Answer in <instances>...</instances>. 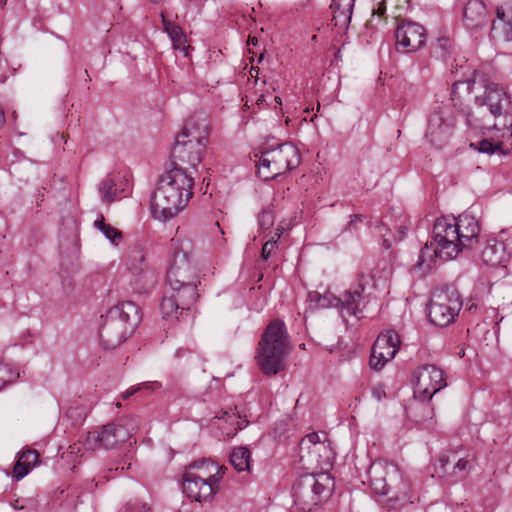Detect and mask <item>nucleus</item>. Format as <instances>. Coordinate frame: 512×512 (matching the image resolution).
<instances>
[{
	"label": "nucleus",
	"instance_id": "obj_1",
	"mask_svg": "<svg viewBox=\"0 0 512 512\" xmlns=\"http://www.w3.org/2000/svg\"><path fill=\"white\" fill-rule=\"evenodd\" d=\"M480 231L479 220L468 213L457 218H438L433 226L431 241L420 250L416 265L430 270L437 259H455L459 253L472 249L479 242Z\"/></svg>",
	"mask_w": 512,
	"mask_h": 512
},
{
	"label": "nucleus",
	"instance_id": "obj_2",
	"mask_svg": "<svg viewBox=\"0 0 512 512\" xmlns=\"http://www.w3.org/2000/svg\"><path fill=\"white\" fill-rule=\"evenodd\" d=\"M194 178L179 163L171 162L160 176L152 195L151 210L155 219L169 220L182 210L193 196Z\"/></svg>",
	"mask_w": 512,
	"mask_h": 512
},
{
	"label": "nucleus",
	"instance_id": "obj_3",
	"mask_svg": "<svg viewBox=\"0 0 512 512\" xmlns=\"http://www.w3.org/2000/svg\"><path fill=\"white\" fill-rule=\"evenodd\" d=\"M289 336L285 323L275 319L264 330L256 350V361L265 375H276L285 368L289 353Z\"/></svg>",
	"mask_w": 512,
	"mask_h": 512
},
{
	"label": "nucleus",
	"instance_id": "obj_4",
	"mask_svg": "<svg viewBox=\"0 0 512 512\" xmlns=\"http://www.w3.org/2000/svg\"><path fill=\"white\" fill-rule=\"evenodd\" d=\"M100 339L106 349H114L123 343L141 321L140 308L131 301L121 302L102 316Z\"/></svg>",
	"mask_w": 512,
	"mask_h": 512
},
{
	"label": "nucleus",
	"instance_id": "obj_5",
	"mask_svg": "<svg viewBox=\"0 0 512 512\" xmlns=\"http://www.w3.org/2000/svg\"><path fill=\"white\" fill-rule=\"evenodd\" d=\"M369 283V277L361 275L358 282L346 291L341 297H335L331 294H320L317 291H310L307 295V301L311 308L323 309L336 307L339 309L343 319L354 316L357 319L362 317V312L369 303V294L365 293L366 285Z\"/></svg>",
	"mask_w": 512,
	"mask_h": 512
},
{
	"label": "nucleus",
	"instance_id": "obj_6",
	"mask_svg": "<svg viewBox=\"0 0 512 512\" xmlns=\"http://www.w3.org/2000/svg\"><path fill=\"white\" fill-rule=\"evenodd\" d=\"M333 489L334 479L329 473L306 474L293 486L294 502L303 512H311L330 497Z\"/></svg>",
	"mask_w": 512,
	"mask_h": 512
},
{
	"label": "nucleus",
	"instance_id": "obj_7",
	"mask_svg": "<svg viewBox=\"0 0 512 512\" xmlns=\"http://www.w3.org/2000/svg\"><path fill=\"white\" fill-rule=\"evenodd\" d=\"M301 156L296 146L282 143L265 148L258 160V175L263 180H272L299 166Z\"/></svg>",
	"mask_w": 512,
	"mask_h": 512
},
{
	"label": "nucleus",
	"instance_id": "obj_8",
	"mask_svg": "<svg viewBox=\"0 0 512 512\" xmlns=\"http://www.w3.org/2000/svg\"><path fill=\"white\" fill-rule=\"evenodd\" d=\"M461 308L462 300L454 287L438 289L428 305L429 320L438 327H447L455 321Z\"/></svg>",
	"mask_w": 512,
	"mask_h": 512
},
{
	"label": "nucleus",
	"instance_id": "obj_9",
	"mask_svg": "<svg viewBox=\"0 0 512 512\" xmlns=\"http://www.w3.org/2000/svg\"><path fill=\"white\" fill-rule=\"evenodd\" d=\"M483 88V94L475 95L478 113L482 114L483 110L487 109L495 119L503 118V127L512 126V101L510 96L495 83H487Z\"/></svg>",
	"mask_w": 512,
	"mask_h": 512
},
{
	"label": "nucleus",
	"instance_id": "obj_10",
	"mask_svg": "<svg viewBox=\"0 0 512 512\" xmlns=\"http://www.w3.org/2000/svg\"><path fill=\"white\" fill-rule=\"evenodd\" d=\"M189 242L175 247L173 260L167 271V283L171 289H181L183 285L198 284L200 281L188 251Z\"/></svg>",
	"mask_w": 512,
	"mask_h": 512
},
{
	"label": "nucleus",
	"instance_id": "obj_11",
	"mask_svg": "<svg viewBox=\"0 0 512 512\" xmlns=\"http://www.w3.org/2000/svg\"><path fill=\"white\" fill-rule=\"evenodd\" d=\"M86 443L99 448H117L126 444L131 447L137 441L125 426L107 423L99 429L88 432Z\"/></svg>",
	"mask_w": 512,
	"mask_h": 512
},
{
	"label": "nucleus",
	"instance_id": "obj_12",
	"mask_svg": "<svg viewBox=\"0 0 512 512\" xmlns=\"http://www.w3.org/2000/svg\"><path fill=\"white\" fill-rule=\"evenodd\" d=\"M414 377V395L421 401H429L435 393L447 385L443 370L433 364L420 366Z\"/></svg>",
	"mask_w": 512,
	"mask_h": 512
},
{
	"label": "nucleus",
	"instance_id": "obj_13",
	"mask_svg": "<svg viewBox=\"0 0 512 512\" xmlns=\"http://www.w3.org/2000/svg\"><path fill=\"white\" fill-rule=\"evenodd\" d=\"M396 49L402 53H413L422 48L427 40L425 28L413 21L402 20L395 31Z\"/></svg>",
	"mask_w": 512,
	"mask_h": 512
},
{
	"label": "nucleus",
	"instance_id": "obj_14",
	"mask_svg": "<svg viewBox=\"0 0 512 512\" xmlns=\"http://www.w3.org/2000/svg\"><path fill=\"white\" fill-rule=\"evenodd\" d=\"M399 345L400 337L395 331L387 330L380 333L372 346L370 367L374 370H380L395 357Z\"/></svg>",
	"mask_w": 512,
	"mask_h": 512
},
{
	"label": "nucleus",
	"instance_id": "obj_15",
	"mask_svg": "<svg viewBox=\"0 0 512 512\" xmlns=\"http://www.w3.org/2000/svg\"><path fill=\"white\" fill-rule=\"evenodd\" d=\"M452 130V118L446 111L439 108L434 110L429 116L425 136L436 148H442L448 143L452 135Z\"/></svg>",
	"mask_w": 512,
	"mask_h": 512
},
{
	"label": "nucleus",
	"instance_id": "obj_16",
	"mask_svg": "<svg viewBox=\"0 0 512 512\" xmlns=\"http://www.w3.org/2000/svg\"><path fill=\"white\" fill-rule=\"evenodd\" d=\"M375 492L386 496V506L395 509L410 500L411 486L401 474H396L390 478V483L383 484L381 490L376 486Z\"/></svg>",
	"mask_w": 512,
	"mask_h": 512
},
{
	"label": "nucleus",
	"instance_id": "obj_17",
	"mask_svg": "<svg viewBox=\"0 0 512 512\" xmlns=\"http://www.w3.org/2000/svg\"><path fill=\"white\" fill-rule=\"evenodd\" d=\"M220 486L214 487V483L194 475L192 471L183 474V492L185 495L198 502L209 501L219 492Z\"/></svg>",
	"mask_w": 512,
	"mask_h": 512
},
{
	"label": "nucleus",
	"instance_id": "obj_18",
	"mask_svg": "<svg viewBox=\"0 0 512 512\" xmlns=\"http://www.w3.org/2000/svg\"><path fill=\"white\" fill-rule=\"evenodd\" d=\"M183 139L185 136H176L175 144L172 149V161L181 164H189L196 167L201 161L205 153L203 144H189Z\"/></svg>",
	"mask_w": 512,
	"mask_h": 512
},
{
	"label": "nucleus",
	"instance_id": "obj_19",
	"mask_svg": "<svg viewBox=\"0 0 512 512\" xmlns=\"http://www.w3.org/2000/svg\"><path fill=\"white\" fill-rule=\"evenodd\" d=\"M226 467L218 465L211 459H201L192 462L187 471H192L194 475L214 483V487L220 486V481L223 478Z\"/></svg>",
	"mask_w": 512,
	"mask_h": 512
},
{
	"label": "nucleus",
	"instance_id": "obj_20",
	"mask_svg": "<svg viewBox=\"0 0 512 512\" xmlns=\"http://www.w3.org/2000/svg\"><path fill=\"white\" fill-rule=\"evenodd\" d=\"M497 20L493 21L491 33L493 37L504 41L512 40V3H507L497 8Z\"/></svg>",
	"mask_w": 512,
	"mask_h": 512
},
{
	"label": "nucleus",
	"instance_id": "obj_21",
	"mask_svg": "<svg viewBox=\"0 0 512 512\" xmlns=\"http://www.w3.org/2000/svg\"><path fill=\"white\" fill-rule=\"evenodd\" d=\"M480 89H482V85L478 84L475 79L456 81L451 89V101L454 107L464 112L471 94Z\"/></svg>",
	"mask_w": 512,
	"mask_h": 512
},
{
	"label": "nucleus",
	"instance_id": "obj_22",
	"mask_svg": "<svg viewBox=\"0 0 512 512\" xmlns=\"http://www.w3.org/2000/svg\"><path fill=\"white\" fill-rule=\"evenodd\" d=\"M463 21L467 28L478 29L487 23V10L483 2L470 0L463 10Z\"/></svg>",
	"mask_w": 512,
	"mask_h": 512
},
{
	"label": "nucleus",
	"instance_id": "obj_23",
	"mask_svg": "<svg viewBox=\"0 0 512 512\" xmlns=\"http://www.w3.org/2000/svg\"><path fill=\"white\" fill-rule=\"evenodd\" d=\"M482 261L489 266H498L508 259L505 244L496 239H488L481 250Z\"/></svg>",
	"mask_w": 512,
	"mask_h": 512
},
{
	"label": "nucleus",
	"instance_id": "obj_24",
	"mask_svg": "<svg viewBox=\"0 0 512 512\" xmlns=\"http://www.w3.org/2000/svg\"><path fill=\"white\" fill-rule=\"evenodd\" d=\"M38 450H22L16 455L12 478L16 481L23 479L38 463Z\"/></svg>",
	"mask_w": 512,
	"mask_h": 512
},
{
	"label": "nucleus",
	"instance_id": "obj_25",
	"mask_svg": "<svg viewBox=\"0 0 512 512\" xmlns=\"http://www.w3.org/2000/svg\"><path fill=\"white\" fill-rule=\"evenodd\" d=\"M355 0H332V21L339 28H346L351 21Z\"/></svg>",
	"mask_w": 512,
	"mask_h": 512
},
{
	"label": "nucleus",
	"instance_id": "obj_26",
	"mask_svg": "<svg viewBox=\"0 0 512 512\" xmlns=\"http://www.w3.org/2000/svg\"><path fill=\"white\" fill-rule=\"evenodd\" d=\"M216 418L217 422L215 424H217V427L222 429L223 433L227 436L235 435L238 430H241L248 423L246 420H241L232 409L224 411L222 416H217Z\"/></svg>",
	"mask_w": 512,
	"mask_h": 512
},
{
	"label": "nucleus",
	"instance_id": "obj_27",
	"mask_svg": "<svg viewBox=\"0 0 512 512\" xmlns=\"http://www.w3.org/2000/svg\"><path fill=\"white\" fill-rule=\"evenodd\" d=\"M125 263L131 273L135 275L144 273L147 265L143 248L138 244L131 246L127 252Z\"/></svg>",
	"mask_w": 512,
	"mask_h": 512
},
{
	"label": "nucleus",
	"instance_id": "obj_28",
	"mask_svg": "<svg viewBox=\"0 0 512 512\" xmlns=\"http://www.w3.org/2000/svg\"><path fill=\"white\" fill-rule=\"evenodd\" d=\"M163 30L169 35L174 49L184 51L186 49V36L182 28L172 21L166 19L164 13L161 14Z\"/></svg>",
	"mask_w": 512,
	"mask_h": 512
},
{
	"label": "nucleus",
	"instance_id": "obj_29",
	"mask_svg": "<svg viewBox=\"0 0 512 512\" xmlns=\"http://www.w3.org/2000/svg\"><path fill=\"white\" fill-rule=\"evenodd\" d=\"M198 284L183 285L181 289H172V295L178 298L181 304V311L190 310L191 306L197 301L199 294L197 293Z\"/></svg>",
	"mask_w": 512,
	"mask_h": 512
},
{
	"label": "nucleus",
	"instance_id": "obj_30",
	"mask_svg": "<svg viewBox=\"0 0 512 512\" xmlns=\"http://www.w3.org/2000/svg\"><path fill=\"white\" fill-rule=\"evenodd\" d=\"M209 127L210 124L207 116L204 114H196L187 120L182 130L195 132L197 135L199 134L208 138Z\"/></svg>",
	"mask_w": 512,
	"mask_h": 512
},
{
	"label": "nucleus",
	"instance_id": "obj_31",
	"mask_svg": "<svg viewBox=\"0 0 512 512\" xmlns=\"http://www.w3.org/2000/svg\"><path fill=\"white\" fill-rule=\"evenodd\" d=\"M181 304L178 302V298L171 296H164L160 303V311L163 318L168 320H177L179 315L183 313L181 311Z\"/></svg>",
	"mask_w": 512,
	"mask_h": 512
},
{
	"label": "nucleus",
	"instance_id": "obj_32",
	"mask_svg": "<svg viewBox=\"0 0 512 512\" xmlns=\"http://www.w3.org/2000/svg\"><path fill=\"white\" fill-rule=\"evenodd\" d=\"M229 461L238 472L250 471L251 450H232Z\"/></svg>",
	"mask_w": 512,
	"mask_h": 512
},
{
	"label": "nucleus",
	"instance_id": "obj_33",
	"mask_svg": "<svg viewBox=\"0 0 512 512\" xmlns=\"http://www.w3.org/2000/svg\"><path fill=\"white\" fill-rule=\"evenodd\" d=\"M99 194L104 203L110 204L118 197V189L116 188L115 181L107 177L103 179L98 187Z\"/></svg>",
	"mask_w": 512,
	"mask_h": 512
},
{
	"label": "nucleus",
	"instance_id": "obj_34",
	"mask_svg": "<svg viewBox=\"0 0 512 512\" xmlns=\"http://www.w3.org/2000/svg\"><path fill=\"white\" fill-rule=\"evenodd\" d=\"M322 445L323 447H329L330 441L328 434L324 431L311 432L300 440V448H311L315 445Z\"/></svg>",
	"mask_w": 512,
	"mask_h": 512
},
{
	"label": "nucleus",
	"instance_id": "obj_35",
	"mask_svg": "<svg viewBox=\"0 0 512 512\" xmlns=\"http://www.w3.org/2000/svg\"><path fill=\"white\" fill-rule=\"evenodd\" d=\"M309 457L317 458L318 466L322 472H326L332 467L335 458L334 450H309Z\"/></svg>",
	"mask_w": 512,
	"mask_h": 512
},
{
	"label": "nucleus",
	"instance_id": "obj_36",
	"mask_svg": "<svg viewBox=\"0 0 512 512\" xmlns=\"http://www.w3.org/2000/svg\"><path fill=\"white\" fill-rule=\"evenodd\" d=\"M450 40L448 37H439L431 45V53L434 57L446 61L450 52Z\"/></svg>",
	"mask_w": 512,
	"mask_h": 512
},
{
	"label": "nucleus",
	"instance_id": "obj_37",
	"mask_svg": "<svg viewBox=\"0 0 512 512\" xmlns=\"http://www.w3.org/2000/svg\"><path fill=\"white\" fill-rule=\"evenodd\" d=\"M19 377V372L11 365L0 363V390L11 383H14Z\"/></svg>",
	"mask_w": 512,
	"mask_h": 512
},
{
	"label": "nucleus",
	"instance_id": "obj_38",
	"mask_svg": "<svg viewBox=\"0 0 512 512\" xmlns=\"http://www.w3.org/2000/svg\"><path fill=\"white\" fill-rule=\"evenodd\" d=\"M95 227H97L107 239H109L112 243L117 244V239L121 238V232L116 228L112 227L109 224H106L104 221V217L101 215L99 219L94 222Z\"/></svg>",
	"mask_w": 512,
	"mask_h": 512
},
{
	"label": "nucleus",
	"instance_id": "obj_39",
	"mask_svg": "<svg viewBox=\"0 0 512 512\" xmlns=\"http://www.w3.org/2000/svg\"><path fill=\"white\" fill-rule=\"evenodd\" d=\"M177 136H185V139H183L186 143L192 144L195 146V144H203L204 150H206V145L208 143V138L197 135L195 132H188L185 130H182Z\"/></svg>",
	"mask_w": 512,
	"mask_h": 512
},
{
	"label": "nucleus",
	"instance_id": "obj_40",
	"mask_svg": "<svg viewBox=\"0 0 512 512\" xmlns=\"http://www.w3.org/2000/svg\"><path fill=\"white\" fill-rule=\"evenodd\" d=\"M258 224L261 229H269L274 224V214L270 208H264L258 216Z\"/></svg>",
	"mask_w": 512,
	"mask_h": 512
},
{
	"label": "nucleus",
	"instance_id": "obj_41",
	"mask_svg": "<svg viewBox=\"0 0 512 512\" xmlns=\"http://www.w3.org/2000/svg\"><path fill=\"white\" fill-rule=\"evenodd\" d=\"M149 510L146 503L133 500L125 504L119 512H149Z\"/></svg>",
	"mask_w": 512,
	"mask_h": 512
},
{
	"label": "nucleus",
	"instance_id": "obj_42",
	"mask_svg": "<svg viewBox=\"0 0 512 512\" xmlns=\"http://www.w3.org/2000/svg\"><path fill=\"white\" fill-rule=\"evenodd\" d=\"M499 148L500 146L498 144H495L488 139L481 140L478 143V150L481 153L493 154Z\"/></svg>",
	"mask_w": 512,
	"mask_h": 512
},
{
	"label": "nucleus",
	"instance_id": "obj_43",
	"mask_svg": "<svg viewBox=\"0 0 512 512\" xmlns=\"http://www.w3.org/2000/svg\"><path fill=\"white\" fill-rule=\"evenodd\" d=\"M365 216L362 214H353L350 216V220L345 227V231L358 230V223H362L365 220Z\"/></svg>",
	"mask_w": 512,
	"mask_h": 512
},
{
	"label": "nucleus",
	"instance_id": "obj_44",
	"mask_svg": "<svg viewBox=\"0 0 512 512\" xmlns=\"http://www.w3.org/2000/svg\"><path fill=\"white\" fill-rule=\"evenodd\" d=\"M275 246L276 240L274 238H271L264 243L261 252V257L263 260H267L271 256V253L274 250Z\"/></svg>",
	"mask_w": 512,
	"mask_h": 512
},
{
	"label": "nucleus",
	"instance_id": "obj_45",
	"mask_svg": "<svg viewBox=\"0 0 512 512\" xmlns=\"http://www.w3.org/2000/svg\"><path fill=\"white\" fill-rule=\"evenodd\" d=\"M372 396L378 401H382L386 398L385 386L383 384H377L372 387L371 390Z\"/></svg>",
	"mask_w": 512,
	"mask_h": 512
},
{
	"label": "nucleus",
	"instance_id": "obj_46",
	"mask_svg": "<svg viewBox=\"0 0 512 512\" xmlns=\"http://www.w3.org/2000/svg\"><path fill=\"white\" fill-rule=\"evenodd\" d=\"M136 387L139 388V391L144 390V389L155 390V389L161 388V383L157 382V381L143 382V383L138 384Z\"/></svg>",
	"mask_w": 512,
	"mask_h": 512
},
{
	"label": "nucleus",
	"instance_id": "obj_47",
	"mask_svg": "<svg viewBox=\"0 0 512 512\" xmlns=\"http://www.w3.org/2000/svg\"><path fill=\"white\" fill-rule=\"evenodd\" d=\"M175 357L177 359L186 358V361L188 362L194 356H193V354H192V352L190 350L184 349V348H180V349L176 350Z\"/></svg>",
	"mask_w": 512,
	"mask_h": 512
},
{
	"label": "nucleus",
	"instance_id": "obj_48",
	"mask_svg": "<svg viewBox=\"0 0 512 512\" xmlns=\"http://www.w3.org/2000/svg\"><path fill=\"white\" fill-rule=\"evenodd\" d=\"M468 460L459 458L456 463L452 465L453 470H459V472H465L468 469Z\"/></svg>",
	"mask_w": 512,
	"mask_h": 512
},
{
	"label": "nucleus",
	"instance_id": "obj_49",
	"mask_svg": "<svg viewBox=\"0 0 512 512\" xmlns=\"http://www.w3.org/2000/svg\"><path fill=\"white\" fill-rule=\"evenodd\" d=\"M474 112L467 113V121L470 126H473L474 128H484L485 125L482 123H478L477 119L474 117Z\"/></svg>",
	"mask_w": 512,
	"mask_h": 512
},
{
	"label": "nucleus",
	"instance_id": "obj_50",
	"mask_svg": "<svg viewBox=\"0 0 512 512\" xmlns=\"http://www.w3.org/2000/svg\"><path fill=\"white\" fill-rule=\"evenodd\" d=\"M386 13V5L384 2L377 3V7L373 8V15L383 17Z\"/></svg>",
	"mask_w": 512,
	"mask_h": 512
},
{
	"label": "nucleus",
	"instance_id": "obj_51",
	"mask_svg": "<svg viewBox=\"0 0 512 512\" xmlns=\"http://www.w3.org/2000/svg\"><path fill=\"white\" fill-rule=\"evenodd\" d=\"M75 458H76L75 453L71 450H67V451L62 452V454L60 456V460H58V462H60L61 460L71 462V461H74Z\"/></svg>",
	"mask_w": 512,
	"mask_h": 512
},
{
	"label": "nucleus",
	"instance_id": "obj_52",
	"mask_svg": "<svg viewBox=\"0 0 512 512\" xmlns=\"http://www.w3.org/2000/svg\"><path fill=\"white\" fill-rule=\"evenodd\" d=\"M407 230L408 227L404 223H401L397 226L398 240H402L405 238Z\"/></svg>",
	"mask_w": 512,
	"mask_h": 512
},
{
	"label": "nucleus",
	"instance_id": "obj_53",
	"mask_svg": "<svg viewBox=\"0 0 512 512\" xmlns=\"http://www.w3.org/2000/svg\"><path fill=\"white\" fill-rule=\"evenodd\" d=\"M138 391H139V388H137L136 386L131 387L121 394V398L123 400H128L132 395H134Z\"/></svg>",
	"mask_w": 512,
	"mask_h": 512
},
{
	"label": "nucleus",
	"instance_id": "obj_54",
	"mask_svg": "<svg viewBox=\"0 0 512 512\" xmlns=\"http://www.w3.org/2000/svg\"><path fill=\"white\" fill-rule=\"evenodd\" d=\"M440 469L443 470V472H447L450 467V460L448 457H440L439 459Z\"/></svg>",
	"mask_w": 512,
	"mask_h": 512
},
{
	"label": "nucleus",
	"instance_id": "obj_55",
	"mask_svg": "<svg viewBox=\"0 0 512 512\" xmlns=\"http://www.w3.org/2000/svg\"><path fill=\"white\" fill-rule=\"evenodd\" d=\"M384 483H387V482L385 481V479H382V480H376V481L372 482V486H373L374 488L377 486V487H378V489H379V490H381V489H382V487H383V484H384Z\"/></svg>",
	"mask_w": 512,
	"mask_h": 512
},
{
	"label": "nucleus",
	"instance_id": "obj_56",
	"mask_svg": "<svg viewBox=\"0 0 512 512\" xmlns=\"http://www.w3.org/2000/svg\"><path fill=\"white\" fill-rule=\"evenodd\" d=\"M356 468L358 469H367L371 466V462L369 459H366L363 464L359 467L357 464H355Z\"/></svg>",
	"mask_w": 512,
	"mask_h": 512
},
{
	"label": "nucleus",
	"instance_id": "obj_57",
	"mask_svg": "<svg viewBox=\"0 0 512 512\" xmlns=\"http://www.w3.org/2000/svg\"><path fill=\"white\" fill-rule=\"evenodd\" d=\"M282 232H283V228H276V232H275V235L272 237L276 240V242L278 241V239L281 237L282 235Z\"/></svg>",
	"mask_w": 512,
	"mask_h": 512
},
{
	"label": "nucleus",
	"instance_id": "obj_58",
	"mask_svg": "<svg viewBox=\"0 0 512 512\" xmlns=\"http://www.w3.org/2000/svg\"><path fill=\"white\" fill-rule=\"evenodd\" d=\"M75 413H77L78 416L81 418V412H80V410L78 408H71L67 412L68 416H71V415H73Z\"/></svg>",
	"mask_w": 512,
	"mask_h": 512
},
{
	"label": "nucleus",
	"instance_id": "obj_59",
	"mask_svg": "<svg viewBox=\"0 0 512 512\" xmlns=\"http://www.w3.org/2000/svg\"><path fill=\"white\" fill-rule=\"evenodd\" d=\"M189 4L200 7L205 0H186Z\"/></svg>",
	"mask_w": 512,
	"mask_h": 512
},
{
	"label": "nucleus",
	"instance_id": "obj_60",
	"mask_svg": "<svg viewBox=\"0 0 512 512\" xmlns=\"http://www.w3.org/2000/svg\"><path fill=\"white\" fill-rule=\"evenodd\" d=\"M248 43L255 45L257 43L256 37H249Z\"/></svg>",
	"mask_w": 512,
	"mask_h": 512
},
{
	"label": "nucleus",
	"instance_id": "obj_61",
	"mask_svg": "<svg viewBox=\"0 0 512 512\" xmlns=\"http://www.w3.org/2000/svg\"><path fill=\"white\" fill-rule=\"evenodd\" d=\"M149 1L154 4H159V3L163 2L164 0H149Z\"/></svg>",
	"mask_w": 512,
	"mask_h": 512
},
{
	"label": "nucleus",
	"instance_id": "obj_62",
	"mask_svg": "<svg viewBox=\"0 0 512 512\" xmlns=\"http://www.w3.org/2000/svg\"><path fill=\"white\" fill-rule=\"evenodd\" d=\"M361 451H362V453H363V455H364L365 457H368V452H367V450H361Z\"/></svg>",
	"mask_w": 512,
	"mask_h": 512
},
{
	"label": "nucleus",
	"instance_id": "obj_63",
	"mask_svg": "<svg viewBox=\"0 0 512 512\" xmlns=\"http://www.w3.org/2000/svg\"><path fill=\"white\" fill-rule=\"evenodd\" d=\"M275 100H276V102H280V98L279 97H276Z\"/></svg>",
	"mask_w": 512,
	"mask_h": 512
}]
</instances>
